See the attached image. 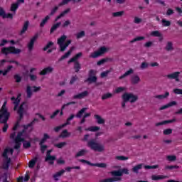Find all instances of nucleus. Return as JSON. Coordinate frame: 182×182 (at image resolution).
I'll list each match as a JSON object with an SVG mask.
<instances>
[{
	"mask_svg": "<svg viewBox=\"0 0 182 182\" xmlns=\"http://www.w3.org/2000/svg\"><path fill=\"white\" fill-rule=\"evenodd\" d=\"M124 14V11H123L114 12L112 13V16H114V18H119L120 16H123Z\"/></svg>",
	"mask_w": 182,
	"mask_h": 182,
	"instance_id": "obj_44",
	"label": "nucleus"
},
{
	"mask_svg": "<svg viewBox=\"0 0 182 182\" xmlns=\"http://www.w3.org/2000/svg\"><path fill=\"white\" fill-rule=\"evenodd\" d=\"M94 117H95V119H96L97 123L98 124H105V123L106 121L105 120V119L102 118V117H100V115H99V114H95V115L94 116Z\"/></svg>",
	"mask_w": 182,
	"mask_h": 182,
	"instance_id": "obj_27",
	"label": "nucleus"
},
{
	"mask_svg": "<svg viewBox=\"0 0 182 182\" xmlns=\"http://www.w3.org/2000/svg\"><path fill=\"white\" fill-rule=\"evenodd\" d=\"M78 161H80V163H85V164L91 166L92 167H100V168H106V167H107V165L105 163L93 164L85 159H79Z\"/></svg>",
	"mask_w": 182,
	"mask_h": 182,
	"instance_id": "obj_8",
	"label": "nucleus"
},
{
	"mask_svg": "<svg viewBox=\"0 0 182 182\" xmlns=\"http://www.w3.org/2000/svg\"><path fill=\"white\" fill-rule=\"evenodd\" d=\"M174 122H177V119H176V118L158 122L156 124V126L159 127V126H163V124H168V123H174Z\"/></svg>",
	"mask_w": 182,
	"mask_h": 182,
	"instance_id": "obj_20",
	"label": "nucleus"
},
{
	"mask_svg": "<svg viewBox=\"0 0 182 182\" xmlns=\"http://www.w3.org/2000/svg\"><path fill=\"white\" fill-rule=\"evenodd\" d=\"M63 127H66V124H63L60 126L55 127L54 128V131L58 133V132H59L60 130H62V129H63Z\"/></svg>",
	"mask_w": 182,
	"mask_h": 182,
	"instance_id": "obj_57",
	"label": "nucleus"
},
{
	"mask_svg": "<svg viewBox=\"0 0 182 182\" xmlns=\"http://www.w3.org/2000/svg\"><path fill=\"white\" fill-rule=\"evenodd\" d=\"M124 90H126V87H118L116 89L115 92L122 93V92H124Z\"/></svg>",
	"mask_w": 182,
	"mask_h": 182,
	"instance_id": "obj_63",
	"label": "nucleus"
},
{
	"mask_svg": "<svg viewBox=\"0 0 182 182\" xmlns=\"http://www.w3.org/2000/svg\"><path fill=\"white\" fill-rule=\"evenodd\" d=\"M53 72V68L48 66L44 69H43L40 73L39 75L41 76H45L46 75H48L49 73H52Z\"/></svg>",
	"mask_w": 182,
	"mask_h": 182,
	"instance_id": "obj_15",
	"label": "nucleus"
},
{
	"mask_svg": "<svg viewBox=\"0 0 182 182\" xmlns=\"http://www.w3.org/2000/svg\"><path fill=\"white\" fill-rule=\"evenodd\" d=\"M151 36H155L156 38H161V33L159 31H154L151 33Z\"/></svg>",
	"mask_w": 182,
	"mask_h": 182,
	"instance_id": "obj_51",
	"label": "nucleus"
},
{
	"mask_svg": "<svg viewBox=\"0 0 182 182\" xmlns=\"http://www.w3.org/2000/svg\"><path fill=\"white\" fill-rule=\"evenodd\" d=\"M28 28H29V21H26V22H24V24L23 26L21 31L19 33V35L20 36L23 35V33H25V32L28 31Z\"/></svg>",
	"mask_w": 182,
	"mask_h": 182,
	"instance_id": "obj_22",
	"label": "nucleus"
},
{
	"mask_svg": "<svg viewBox=\"0 0 182 182\" xmlns=\"http://www.w3.org/2000/svg\"><path fill=\"white\" fill-rule=\"evenodd\" d=\"M86 132H99L100 130V127L94 126V127H90L87 129H85Z\"/></svg>",
	"mask_w": 182,
	"mask_h": 182,
	"instance_id": "obj_37",
	"label": "nucleus"
},
{
	"mask_svg": "<svg viewBox=\"0 0 182 182\" xmlns=\"http://www.w3.org/2000/svg\"><path fill=\"white\" fill-rule=\"evenodd\" d=\"M9 116H11V113L8 112V108H6V101H5L1 107V123H8Z\"/></svg>",
	"mask_w": 182,
	"mask_h": 182,
	"instance_id": "obj_4",
	"label": "nucleus"
},
{
	"mask_svg": "<svg viewBox=\"0 0 182 182\" xmlns=\"http://www.w3.org/2000/svg\"><path fill=\"white\" fill-rule=\"evenodd\" d=\"M51 46H53V42L52 41H49L46 46L43 48V50H44V52H46L47 50L49 49V48H50Z\"/></svg>",
	"mask_w": 182,
	"mask_h": 182,
	"instance_id": "obj_56",
	"label": "nucleus"
},
{
	"mask_svg": "<svg viewBox=\"0 0 182 182\" xmlns=\"http://www.w3.org/2000/svg\"><path fill=\"white\" fill-rule=\"evenodd\" d=\"M23 134V132H19L17 134V136L15 138V142L17 143H22V141H25V139L22 138V135Z\"/></svg>",
	"mask_w": 182,
	"mask_h": 182,
	"instance_id": "obj_21",
	"label": "nucleus"
},
{
	"mask_svg": "<svg viewBox=\"0 0 182 182\" xmlns=\"http://www.w3.org/2000/svg\"><path fill=\"white\" fill-rule=\"evenodd\" d=\"M65 173V170L62 169L58 172H56L53 176V178L55 181H58L59 180V177H60L63 174Z\"/></svg>",
	"mask_w": 182,
	"mask_h": 182,
	"instance_id": "obj_26",
	"label": "nucleus"
},
{
	"mask_svg": "<svg viewBox=\"0 0 182 182\" xmlns=\"http://www.w3.org/2000/svg\"><path fill=\"white\" fill-rule=\"evenodd\" d=\"M74 63L73 69L75 73H79L80 69H82V66L80 65V63L79 61L73 62Z\"/></svg>",
	"mask_w": 182,
	"mask_h": 182,
	"instance_id": "obj_25",
	"label": "nucleus"
},
{
	"mask_svg": "<svg viewBox=\"0 0 182 182\" xmlns=\"http://www.w3.org/2000/svg\"><path fill=\"white\" fill-rule=\"evenodd\" d=\"M73 119H75V114H72L70 115V117L67 119L66 122L64 123L65 124V126H68L69 124H70V121L73 120Z\"/></svg>",
	"mask_w": 182,
	"mask_h": 182,
	"instance_id": "obj_48",
	"label": "nucleus"
},
{
	"mask_svg": "<svg viewBox=\"0 0 182 182\" xmlns=\"http://www.w3.org/2000/svg\"><path fill=\"white\" fill-rule=\"evenodd\" d=\"M113 94L110 93V92H107L106 94H104L102 96V100H106V99H110V97H112Z\"/></svg>",
	"mask_w": 182,
	"mask_h": 182,
	"instance_id": "obj_49",
	"label": "nucleus"
},
{
	"mask_svg": "<svg viewBox=\"0 0 182 182\" xmlns=\"http://www.w3.org/2000/svg\"><path fill=\"white\" fill-rule=\"evenodd\" d=\"M22 50L19 48H15V46H9L1 48V53L4 55H19Z\"/></svg>",
	"mask_w": 182,
	"mask_h": 182,
	"instance_id": "obj_5",
	"label": "nucleus"
},
{
	"mask_svg": "<svg viewBox=\"0 0 182 182\" xmlns=\"http://www.w3.org/2000/svg\"><path fill=\"white\" fill-rule=\"evenodd\" d=\"M67 143L63 141V142H60L58 144H55L54 146L55 147H57V149H63L65 146H66Z\"/></svg>",
	"mask_w": 182,
	"mask_h": 182,
	"instance_id": "obj_50",
	"label": "nucleus"
},
{
	"mask_svg": "<svg viewBox=\"0 0 182 182\" xmlns=\"http://www.w3.org/2000/svg\"><path fill=\"white\" fill-rule=\"evenodd\" d=\"M115 159L116 160H119V161H124L126 160H129V157L124 156H117Z\"/></svg>",
	"mask_w": 182,
	"mask_h": 182,
	"instance_id": "obj_52",
	"label": "nucleus"
},
{
	"mask_svg": "<svg viewBox=\"0 0 182 182\" xmlns=\"http://www.w3.org/2000/svg\"><path fill=\"white\" fill-rule=\"evenodd\" d=\"M1 16L3 19H14V14L5 13V11L2 8L1 9Z\"/></svg>",
	"mask_w": 182,
	"mask_h": 182,
	"instance_id": "obj_14",
	"label": "nucleus"
},
{
	"mask_svg": "<svg viewBox=\"0 0 182 182\" xmlns=\"http://www.w3.org/2000/svg\"><path fill=\"white\" fill-rule=\"evenodd\" d=\"M165 49L167 50V52L173 50L174 48L173 47V43L171 41H168L166 44V46L165 47Z\"/></svg>",
	"mask_w": 182,
	"mask_h": 182,
	"instance_id": "obj_39",
	"label": "nucleus"
},
{
	"mask_svg": "<svg viewBox=\"0 0 182 182\" xmlns=\"http://www.w3.org/2000/svg\"><path fill=\"white\" fill-rule=\"evenodd\" d=\"M112 176H115V177H122V176H123V172H122V171H112Z\"/></svg>",
	"mask_w": 182,
	"mask_h": 182,
	"instance_id": "obj_54",
	"label": "nucleus"
},
{
	"mask_svg": "<svg viewBox=\"0 0 182 182\" xmlns=\"http://www.w3.org/2000/svg\"><path fill=\"white\" fill-rule=\"evenodd\" d=\"M106 52H107V48H106V47H100L97 51H95L94 53H91L90 58H92V59H96V58L102 56V55L106 53Z\"/></svg>",
	"mask_w": 182,
	"mask_h": 182,
	"instance_id": "obj_9",
	"label": "nucleus"
},
{
	"mask_svg": "<svg viewBox=\"0 0 182 182\" xmlns=\"http://www.w3.org/2000/svg\"><path fill=\"white\" fill-rule=\"evenodd\" d=\"M75 50V47H71L70 48V50L65 53V55H63V56H61L60 58H59V62H62V60H64V59L68 58V56H70V55H72V53L73 52V50Z\"/></svg>",
	"mask_w": 182,
	"mask_h": 182,
	"instance_id": "obj_17",
	"label": "nucleus"
},
{
	"mask_svg": "<svg viewBox=\"0 0 182 182\" xmlns=\"http://www.w3.org/2000/svg\"><path fill=\"white\" fill-rule=\"evenodd\" d=\"M176 105H177V102L172 101V102H170L169 103L159 108V110H164L166 109H168V107H171L172 106H176Z\"/></svg>",
	"mask_w": 182,
	"mask_h": 182,
	"instance_id": "obj_19",
	"label": "nucleus"
},
{
	"mask_svg": "<svg viewBox=\"0 0 182 182\" xmlns=\"http://www.w3.org/2000/svg\"><path fill=\"white\" fill-rule=\"evenodd\" d=\"M87 146L93 150L94 151H99V153H102V151H105V145L100 144L96 142L95 139H90L87 142Z\"/></svg>",
	"mask_w": 182,
	"mask_h": 182,
	"instance_id": "obj_3",
	"label": "nucleus"
},
{
	"mask_svg": "<svg viewBox=\"0 0 182 182\" xmlns=\"http://www.w3.org/2000/svg\"><path fill=\"white\" fill-rule=\"evenodd\" d=\"M87 153H89V151L87 149H81L75 154V158L82 157V156H85Z\"/></svg>",
	"mask_w": 182,
	"mask_h": 182,
	"instance_id": "obj_30",
	"label": "nucleus"
},
{
	"mask_svg": "<svg viewBox=\"0 0 182 182\" xmlns=\"http://www.w3.org/2000/svg\"><path fill=\"white\" fill-rule=\"evenodd\" d=\"M69 136H70V132H68V129H64L59 135V137H61L62 139H66V137H69Z\"/></svg>",
	"mask_w": 182,
	"mask_h": 182,
	"instance_id": "obj_33",
	"label": "nucleus"
},
{
	"mask_svg": "<svg viewBox=\"0 0 182 182\" xmlns=\"http://www.w3.org/2000/svg\"><path fill=\"white\" fill-rule=\"evenodd\" d=\"M39 38V33H36L30 40L28 43V50H32L33 49V45H35V42H36V39Z\"/></svg>",
	"mask_w": 182,
	"mask_h": 182,
	"instance_id": "obj_11",
	"label": "nucleus"
},
{
	"mask_svg": "<svg viewBox=\"0 0 182 182\" xmlns=\"http://www.w3.org/2000/svg\"><path fill=\"white\" fill-rule=\"evenodd\" d=\"M163 26H170L171 25V21H167L166 19H162L161 21Z\"/></svg>",
	"mask_w": 182,
	"mask_h": 182,
	"instance_id": "obj_58",
	"label": "nucleus"
},
{
	"mask_svg": "<svg viewBox=\"0 0 182 182\" xmlns=\"http://www.w3.org/2000/svg\"><path fill=\"white\" fill-rule=\"evenodd\" d=\"M48 139H50V136L48 134H44L43 139H41L39 142V144H45Z\"/></svg>",
	"mask_w": 182,
	"mask_h": 182,
	"instance_id": "obj_38",
	"label": "nucleus"
},
{
	"mask_svg": "<svg viewBox=\"0 0 182 182\" xmlns=\"http://www.w3.org/2000/svg\"><path fill=\"white\" fill-rule=\"evenodd\" d=\"M140 82V77L139 75H134L131 77V83L132 85H137Z\"/></svg>",
	"mask_w": 182,
	"mask_h": 182,
	"instance_id": "obj_29",
	"label": "nucleus"
},
{
	"mask_svg": "<svg viewBox=\"0 0 182 182\" xmlns=\"http://www.w3.org/2000/svg\"><path fill=\"white\" fill-rule=\"evenodd\" d=\"M122 107H126V103L127 102H130V103H135L139 100V97L137 95H134L133 93L124 92L122 95Z\"/></svg>",
	"mask_w": 182,
	"mask_h": 182,
	"instance_id": "obj_1",
	"label": "nucleus"
},
{
	"mask_svg": "<svg viewBox=\"0 0 182 182\" xmlns=\"http://www.w3.org/2000/svg\"><path fill=\"white\" fill-rule=\"evenodd\" d=\"M1 157H3L1 168L3 170H9V166L12 164V159L6 156V152L3 153Z\"/></svg>",
	"mask_w": 182,
	"mask_h": 182,
	"instance_id": "obj_6",
	"label": "nucleus"
},
{
	"mask_svg": "<svg viewBox=\"0 0 182 182\" xmlns=\"http://www.w3.org/2000/svg\"><path fill=\"white\" fill-rule=\"evenodd\" d=\"M12 68H14V66L12 65H9L6 70H4V71H1V73L3 74V76H5L8 74V73L10 72L11 69H12Z\"/></svg>",
	"mask_w": 182,
	"mask_h": 182,
	"instance_id": "obj_47",
	"label": "nucleus"
},
{
	"mask_svg": "<svg viewBox=\"0 0 182 182\" xmlns=\"http://www.w3.org/2000/svg\"><path fill=\"white\" fill-rule=\"evenodd\" d=\"M72 170H80V166H73V167L67 166L65 168V171H68V173H70Z\"/></svg>",
	"mask_w": 182,
	"mask_h": 182,
	"instance_id": "obj_46",
	"label": "nucleus"
},
{
	"mask_svg": "<svg viewBox=\"0 0 182 182\" xmlns=\"http://www.w3.org/2000/svg\"><path fill=\"white\" fill-rule=\"evenodd\" d=\"M49 19H50V16H46L41 22L40 23V28H43V26H45V25H46V23H48V21H49Z\"/></svg>",
	"mask_w": 182,
	"mask_h": 182,
	"instance_id": "obj_36",
	"label": "nucleus"
},
{
	"mask_svg": "<svg viewBox=\"0 0 182 182\" xmlns=\"http://www.w3.org/2000/svg\"><path fill=\"white\" fill-rule=\"evenodd\" d=\"M60 25H62L61 22H58L57 23L53 25L50 30V34L53 33L54 31H56V29H58V28H59V26H60Z\"/></svg>",
	"mask_w": 182,
	"mask_h": 182,
	"instance_id": "obj_35",
	"label": "nucleus"
},
{
	"mask_svg": "<svg viewBox=\"0 0 182 182\" xmlns=\"http://www.w3.org/2000/svg\"><path fill=\"white\" fill-rule=\"evenodd\" d=\"M151 180L154 181H158L159 180H164V178H167V176L164 175H152L151 177Z\"/></svg>",
	"mask_w": 182,
	"mask_h": 182,
	"instance_id": "obj_23",
	"label": "nucleus"
},
{
	"mask_svg": "<svg viewBox=\"0 0 182 182\" xmlns=\"http://www.w3.org/2000/svg\"><path fill=\"white\" fill-rule=\"evenodd\" d=\"M82 56H83V53L82 52L77 53L74 57H73L68 60V63H73V62H78L77 59H79L80 58H82Z\"/></svg>",
	"mask_w": 182,
	"mask_h": 182,
	"instance_id": "obj_18",
	"label": "nucleus"
},
{
	"mask_svg": "<svg viewBox=\"0 0 182 182\" xmlns=\"http://www.w3.org/2000/svg\"><path fill=\"white\" fill-rule=\"evenodd\" d=\"M142 168H143V164H139L132 168V171L133 173H136V174H138L139 170H141Z\"/></svg>",
	"mask_w": 182,
	"mask_h": 182,
	"instance_id": "obj_31",
	"label": "nucleus"
},
{
	"mask_svg": "<svg viewBox=\"0 0 182 182\" xmlns=\"http://www.w3.org/2000/svg\"><path fill=\"white\" fill-rule=\"evenodd\" d=\"M36 161H38V157H35L28 162L29 168H33L36 166Z\"/></svg>",
	"mask_w": 182,
	"mask_h": 182,
	"instance_id": "obj_32",
	"label": "nucleus"
},
{
	"mask_svg": "<svg viewBox=\"0 0 182 182\" xmlns=\"http://www.w3.org/2000/svg\"><path fill=\"white\" fill-rule=\"evenodd\" d=\"M3 153H6V156H8V154H11V156H13L14 155V149L6 148Z\"/></svg>",
	"mask_w": 182,
	"mask_h": 182,
	"instance_id": "obj_43",
	"label": "nucleus"
},
{
	"mask_svg": "<svg viewBox=\"0 0 182 182\" xmlns=\"http://www.w3.org/2000/svg\"><path fill=\"white\" fill-rule=\"evenodd\" d=\"M110 70H106V71H104L102 73H101L100 74V77H107V75H109V73H110Z\"/></svg>",
	"mask_w": 182,
	"mask_h": 182,
	"instance_id": "obj_62",
	"label": "nucleus"
},
{
	"mask_svg": "<svg viewBox=\"0 0 182 182\" xmlns=\"http://www.w3.org/2000/svg\"><path fill=\"white\" fill-rule=\"evenodd\" d=\"M23 141V147L24 149H29V147H31V143H30L29 141H25V139H24V141Z\"/></svg>",
	"mask_w": 182,
	"mask_h": 182,
	"instance_id": "obj_60",
	"label": "nucleus"
},
{
	"mask_svg": "<svg viewBox=\"0 0 182 182\" xmlns=\"http://www.w3.org/2000/svg\"><path fill=\"white\" fill-rule=\"evenodd\" d=\"M168 96H170V92H166L165 95H159L155 96V97L156 99H159L160 100H161V99H166V97H168Z\"/></svg>",
	"mask_w": 182,
	"mask_h": 182,
	"instance_id": "obj_42",
	"label": "nucleus"
},
{
	"mask_svg": "<svg viewBox=\"0 0 182 182\" xmlns=\"http://www.w3.org/2000/svg\"><path fill=\"white\" fill-rule=\"evenodd\" d=\"M87 108L86 107H83L82 109H81L75 115V117H77L78 119H80L82 117V116H83V113H85V112H86Z\"/></svg>",
	"mask_w": 182,
	"mask_h": 182,
	"instance_id": "obj_40",
	"label": "nucleus"
},
{
	"mask_svg": "<svg viewBox=\"0 0 182 182\" xmlns=\"http://www.w3.org/2000/svg\"><path fill=\"white\" fill-rule=\"evenodd\" d=\"M14 79H15L16 83H19L22 80V77H21V75H19L18 74H16L14 75Z\"/></svg>",
	"mask_w": 182,
	"mask_h": 182,
	"instance_id": "obj_61",
	"label": "nucleus"
},
{
	"mask_svg": "<svg viewBox=\"0 0 182 182\" xmlns=\"http://www.w3.org/2000/svg\"><path fill=\"white\" fill-rule=\"evenodd\" d=\"M85 33L84 31H80V33H77L76 38L77 39H80V38H83L85 36Z\"/></svg>",
	"mask_w": 182,
	"mask_h": 182,
	"instance_id": "obj_64",
	"label": "nucleus"
},
{
	"mask_svg": "<svg viewBox=\"0 0 182 182\" xmlns=\"http://www.w3.org/2000/svg\"><path fill=\"white\" fill-rule=\"evenodd\" d=\"M89 96V91L85 90L80 93H78L73 97V99H85V97H87Z\"/></svg>",
	"mask_w": 182,
	"mask_h": 182,
	"instance_id": "obj_13",
	"label": "nucleus"
},
{
	"mask_svg": "<svg viewBox=\"0 0 182 182\" xmlns=\"http://www.w3.org/2000/svg\"><path fill=\"white\" fill-rule=\"evenodd\" d=\"M112 60H113L112 58H102L97 62V66H101V65H104V63H106V62H112Z\"/></svg>",
	"mask_w": 182,
	"mask_h": 182,
	"instance_id": "obj_28",
	"label": "nucleus"
},
{
	"mask_svg": "<svg viewBox=\"0 0 182 182\" xmlns=\"http://www.w3.org/2000/svg\"><path fill=\"white\" fill-rule=\"evenodd\" d=\"M23 105H25V102H23L22 105L19 106L18 109L17 111V113L19 116L17 119V122H18V123H21V121L22 120V119H23V113L25 112Z\"/></svg>",
	"mask_w": 182,
	"mask_h": 182,
	"instance_id": "obj_12",
	"label": "nucleus"
},
{
	"mask_svg": "<svg viewBox=\"0 0 182 182\" xmlns=\"http://www.w3.org/2000/svg\"><path fill=\"white\" fill-rule=\"evenodd\" d=\"M39 146L41 153H45V151H46V149H48V145L39 144Z\"/></svg>",
	"mask_w": 182,
	"mask_h": 182,
	"instance_id": "obj_59",
	"label": "nucleus"
},
{
	"mask_svg": "<svg viewBox=\"0 0 182 182\" xmlns=\"http://www.w3.org/2000/svg\"><path fill=\"white\" fill-rule=\"evenodd\" d=\"M45 160L46 161H55V160H56V156H51V155H46Z\"/></svg>",
	"mask_w": 182,
	"mask_h": 182,
	"instance_id": "obj_45",
	"label": "nucleus"
},
{
	"mask_svg": "<svg viewBox=\"0 0 182 182\" xmlns=\"http://www.w3.org/2000/svg\"><path fill=\"white\" fill-rule=\"evenodd\" d=\"M32 89H33V92L36 93V92H39V90H41V87H37V86L31 87V86L28 85L26 87V92L27 94V97L28 99H31V97H32V95H33L32 92Z\"/></svg>",
	"mask_w": 182,
	"mask_h": 182,
	"instance_id": "obj_10",
	"label": "nucleus"
},
{
	"mask_svg": "<svg viewBox=\"0 0 182 182\" xmlns=\"http://www.w3.org/2000/svg\"><path fill=\"white\" fill-rule=\"evenodd\" d=\"M133 69L130 68L129 70H127L125 73H124L122 75H121L119 79L122 80V79H124L127 76H129V75H132L134 73Z\"/></svg>",
	"mask_w": 182,
	"mask_h": 182,
	"instance_id": "obj_34",
	"label": "nucleus"
},
{
	"mask_svg": "<svg viewBox=\"0 0 182 182\" xmlns=\"http://www.w3.org/2000/svg\"><path fill=\"white\" fill-rule=\"evenodd\" d=\"M120 180H122V178L115 176L113 178H108L103 179L102 182H116V181H120Z\"/></svg>",
	"mask_w": 182,
	"mask_h": 182,
	"instance_id": "obj_24",
	"label": "nucleus"
},
{
	"mask_svg": "<svg viewBox=\"0 0 182 182\" xmlns=\"http://www.w3.org/2000/svg\"><path fill=\"white\" fill-rule=\"evenodd\" d=\"M18 8H19V3L16 2L14 4H12L11 6V12H16V11L18 10Z\"/></svg>",
	"mask_w": 182,
	"mask_h": 182,
	"instance_id": "obj_41",
	"label": "nucleus"
},
{
	"mask_svg": "<svg viewBox=\"0 0 182 182\" xmlns=\"http://www.w3.org/2000/svg\"><path fill=\"white\" fill-rule=\"evenodd\" d=\"M178 76H180V72L177 71L168 75L167 77L168 79H175L176 82H180V80L178 79Z\"/></svg>",
	"mask_w": 182,
	"mask_h": 182,
	"instance_id": "obj_16",
	"label": "nucleus"
},
{
	"mask_svg": "<svg viewBox=\"0 0 182 182\" xmlns=\"http://www.w3.org/2000/svg\"><path fill=\"white\" fill-rule=\"evenodd\" d=\"M68 36L66 35L61 36L57 41V43L60 48V52H65L66 50V48L69 46L72 43V40H67ZM66 42L65 43V41Z\"/></svg>",
	"mask_w": 182,
	"mask_h": 182,
	"instance_id": "obj_2",
	"label": "nucleus"
},
{
	"mask_svg": "<svg viewBox=\"0 0 182 182\" xmlns=\"http://www.w3.org/2000/svg\"><path fill=\"white\" fill-rule=\"evenodd\" d=\"M97 72L95 70H90L88 73V77L85 80V83H87L88 82L90 83H96L97 82V77L96 76V74Z\"/></svg>",
	"mask_w": 182,
	"mask_h": 182,
	"instance_id": "obj_7",
	"label": "nucleus"
},
{
	"mask_svg": "<svg viewBox=\"0 0 182 182\" xmlns=\"http://www.w3.org/2000/svg\"><path fill=\"white\" fill-rule=\"evenodd\" d=\"M144 39V36H138L134 38L130 41V43H134V42H139L140 41H143Z\"/></svg>",
	"mask_w": 182,
	"mask_h": 182,
	"instance_id": "obj_55",
	"label": "nucleus"
},
{
	"mask_svg": "<svg viewBox=\"0 0 182 182\" xmlns=\"http://www.w3.org/2000/svg\"><path fill=\"white\" fill-rule=\"evenodd\" d=\"M168 161H176L177 160V156L176 155H168L166 156Z\"/></svg>",
	"mask_w": 182,
	"mask_h": 182,
	"instance_id": "obj_53",
	"label": "nucleus"
}]
</instances>
